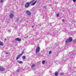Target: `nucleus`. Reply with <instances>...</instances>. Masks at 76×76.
Listing matches in <instances>:
<instances>
[{"label":"nucleus","mask_w":76,"mask_h":76,"mask_svg":"<svg viewBox=\"0 0 76 76\" xmlns=\"http://www.w3.org/2000/svg\"><path fill=\"white\" fill-rule=\"evenodd\" d=\"M40 51V48L39 47H38L36 49V55L37 57H39L40 56H39V54L38 53Z\"/></svg>","instance_id":"nucleus-1"},{"label":"nucleus","mask_w":76,"mask_h":76,"mask_svg":"<svg viewBox=\"0 0 76 76\" xmlns=\"http://www.w3.org/2000/svg\"><path fill=\"white\" fill-rule=\"evenodd\" d=\"M30 4V3L29 2L26 3L25 5V7H26V8H28L29 7V5Z\"/></svg>","instance_id":"nucleus-2"},{"label":"nucleus","mask_w":76,"mask_h":76,"mask_svg":"<svg viewBox=\"0 0 76 76\" xmlns=\"http://www.w3.org/2000/svg\"><path fill=\"white\" fill-rule=\"evenodd\" d=\"M34 0H32L29 3H30V4H31L32 3V6H34V5L35 3H37V1H36L35 2H34Z\"/></svg>","instance_id":"nucleus-3"},{"label":"nucleus","mask_w":76,"mask_h":76,"mask_svg":"<svg viewBox=\"0 0 76 76\" xmlns=\"http://www.w3.org/2000/svg\"><path fill=\"white\" fill-rule=\"evenodd\" d=\"M26 13L28 16H31V13L28 10L26 11Z\"/></svg>","instance_id":"nucleus-4"},{"label":"nucleus","mask_w":76,"mask_h":76,"mask_svg":"<svg viewBox=\"0 0 76 76\" xmlns=\"http://www.w3.org/2000/svg\"><path fill=\"white\" fill-rule=\"evenodd\" d=\"M4 70H5V68H4L2 66H0V71L3 72V71H4Z\"/></svg>","instance_id":"nucleus-5"},{"label":"nucleus","mask_w":76,"mask_h":76,"mask_svg":"<svg viewBox=\"0 0 76 76\" xmlns=\"http://www.w3.org/2000/svg\"><path fill=\"white\" fill-rule=\"evenodd\" d=\"M14 16V13H11L10 15V17L12 18H13Z\"/></svg>","instance_id":"nucleus-6"},{"label":"nucleus","mask_w":76,"mask_h":76,"mask_svg":"<svg viewBox=\"0 0 76 76\" xmlns=\"http://www.w3.org/2000/svg\"><path fill=\"white\" fill-rule=\"evenodd\" d=\"M15 41H21V39L17 37L15 39Z\"/></svg>","instance_id":"nucleus-7"},{"label":"nucleus","mask_w":76,"mask_h":76,"mask_svg":"<svg viewBox=\"0 0 76 76\" xmlns=\"http://www.w3.org/2000/svg\"><path fill=\"white\" fill-rule=\"evenodd\" d=\"M21 57V56L20 55H18V56L16 58V60H18L19 58H20V57Z\"/></svg>","instance_id":"nucleus-8"},{"label":"nucleus","mask_w":76,"mask_h":76,"mask_svg":"<svg viewBox=\"0 0 76 76\" xmlns=\"http://www.w3.org/2000/svg\"><path fill=\"white\" fill-rule=\"evenodd\" d=\"M72 38L70 37L69 38V39L68 40L69 42H72Z\"/></svg>","instance_id":"nucleus-9"},{"label":"nucleus","mask_w":76,"mask_h":76,"mask_svg":"<svg viewBox=\"0 0 76 76\" xmlns=\"http://www.w3.org/2000/svg\"><path fill=\"white\" fill-rule=\"evenodd\" d=\"M17 62L18 63H19V64H22V61H18Z\"/></svg>","instance_id":"nucleus-10"},{"label":"nucleus","mask_w":76,"mask_h":76,"mask_svg":"<svg viewBox=\"0 0 76 76\" xmlns=\"http://www.w3.org/2000/svg\"><path fill=\"white\" fill-rule=\"evenodd\" d=\"M58 74V72H56L55 73V75L56 76H57Z\"/></svg>","instance_id":"nucleus-11"},{"label":"nucleus","mask_w":76,"mask_h":76,"mask_svg":"<svg viewBox=\"0 0 76 76\" xmlns=\"http://www.w3.org/2000/svg\"><path fill=\"white\" fill-rule=\"evenodd\" d=\"M35 64H33L31 66V68H33L34 67H35Z\"/></svg>","instance_id":"nucleus-12"},{"label":"nucleus","mask_w":76,"mask_h":76,"mask_svg":"<svg viewBox=\"0 0 76 76\" xmlns=\"http://www.w3.org/2000/svg\"><path fill=\"white\" fill-rule=\"evenodd\" d=\"M0 45H3V42H1V41H0Z\"/></svg>","instance_id":"nucleus-13"},{"label":"nucleus","mask_w":76,"mask_h":76,"mask_svg":"<svg viewBox=\"0 0 76 76\" xmlns=\"http://www.w3.org/2000/svg\"><path fill=\"white\" fill-rule=\"evenodd\" d=\"M20 69H17L16 70V72H19V71H20Z\"/></svg>","instance_id":"nucleus-14"},{"label":"nucleus","mask_w":76,"mask_h":76,"mask_svg":"<svg viewBox=\"0 0 76 76\" xmlns=\"http://www.w3.org/2000/svg\"><path fill=\"white\" fill-rule=\"evenodd\" d=\"M24 53V52L23 51L22 52L21 54H20V55L21 56H22V55H23V54Z\"/></svg>","instance_id":"nucleus-15"},{"label":"nucleus","mask_w":76,"mask_h":76,"mask_svg":"<svg viewBox=\"0 0 76 76\" xmlns=\"http://www.w3.org/2000/svg\"><path fill=\"white\" fill-rule=\"evenodd\" d=\"M26 58V56H23V59H25Z\"/></svg>","instance_id":"nucleus-16"},{"label":"nucleus","mask_w":76,"mask_h":76,"mask_svg":"<svg viewBox=\"0 0 76 76\" xmlns=\"http://www.w3.org/2000/svg\"><path fill=\"white\" fill-rule=\"evenodd\" d=\"M22 21H23V20L22 19L21 20H20L19 22V23H22Z\"/></svg>","instance_id":"nucleus-17"},{"label":"nucleus","mask_w":76,"mask_h":76,"mask_svg":"<svg viewBox=\"0 0 76 76\" xmlns=\"http://www.w3.org/2000/svg\"><path fill=\"white\" fill-rule=\"evenodd\" d=\"M51 53H52V52L51 51H50L49 52V54H51Z\"/></svg>","instance_id":"nucleus-18"},{"label":"nucleus","mask_w":76,"mask_h":76,"mask_svg":"<svg viewBox=\"0 0 76 76\" xmlns=\"http://www.w3.org/2000/svg\"><path fill=\"white\" fill-rule=\"evenodd\" d=\"M11 76H15V74L13 73H12L11 74Z\"/></svg>","instance_id":"nucleus-19"},{"label":"nucleus","mask_w":76,"mask_h":76,"mask_svg":"<svg viewBox=\"0 0 76 76\" xmlns=\"http://www.w3.org/2000/svg\"><path fill=\"white\" fill-rule=\"evenodd\" d=\"M15 20L16 21H19V20L18 18H17L15 19Z\"/></svg>","instance_id":"nucleus-20"},{"label":"nucleus","mask_w":76,"mask_h":76,"mask_svg":"<svg viewBox=\"0 0 76 76\" xmlns=\"http://www.w3.org/2000/svg\"><path fill=\"white\" fill-rule=\"evenodd\" d=\"M69 40L67 39L66 41V43H68L69 42Z\"/></svg>","instance_id":"nucleus-21"},{"label":"nucleus","mask_w":76,"mask_h":76,"mask_svg":"<svg viewBox=\"0 0 76 76\" xmlns=\"http://www.w3.org/2000/svg\"><path fill=\"white\" fill-rule=\"evenodd\" d=\"M45 61H43L42 62V64H44L45 63Z\"/></svg>","instance_id":"nucleus-22"},{"label":"nucleus","mask_w":76,"mask_h":76,"mask_svg":"<svg viewBox=\"0 0 76 76\" xmlns=\"http://www.w3.org/2000/svg\"><path fill=\"white\" fill-rule=\"evenodd\" d=\"M47 6H44L43 7V8H44L45 9H47Z\"/></svg>","instance_id":"nucleus-23"},{"label":"nucleus","mask_w":76,"mask_h":76,"mask_svg":"<svg viewBox=\"0 0 76 76\" xmlns=\"http://www.w3.org/2000/svg\"><path fill=\"white\" fill-rule=\"evenodd\" d=\"M60 75L61 76H63V73H60Z\"/></svg>","instance_id":"nucleus-24"},{"label":"nucleus","mask_w":76,"mask_h":76,"mask_svg":"<svg viewBox=\"0 0 76 76\" xmlns=\"http://www.w3.org/2000/svg\"><path fill=\"white\" fill-rule=\"evenodd\" d=\"M1 3H3V0H1Z\"/></svg>","instance_id":"nucleus-25"},{"label":"nucleus","mask_w":76,"mask_h":76,"mask_svg":"<svg viewBox=\"0 0 76 76\" xmlns=\"http://www.w3.org/2000/svg\"><path fill=\"white\" fill-rule=\"evenodd\" d=\"M58 16H59V14H58L57 15V16L58 17Z\"/></svg>","instance_id":"nucleus-26"},{"label":"nucleus","mask_w":76,"mask_h":76,"mask_svg":"<svg viewBox=\"0 0 76 76\" xmlns=\"http://www.w3.org/2000/svg\"><path fill=\"white\" fill-rule=\"evenodd\" d=\"M73 2H76V0H73Z\"/></svg>","instance_id":"nucleus-27"},{"label":"nucleus","mask_w":76,"mask_h":76,"mask_svg":"<svg viewBox=\"0 0 76 76\" xmlns=\"http://www.w3.org/2000/svg\"><path fill=\"white\" fill-rule=\"evenodd\" d=\"M33 70L35 71V68H33L32 69Z\"/></svg>","instance_id":"nucleus-28"},{"label":"nucleus","mask_w":76,"mask_h":76,"mask_svg":"<svg viewBox=\"0 0 76 76\" xmlns=\"http://www.w3.org/2000/svg\"><path fill=\"white\" fill-rule=\"evenodd\" d=\"M34 26H32L31 28H34Z\"/></svg>","instance_id":"nucleus-29"},{"label":"nucleus","mask_w":76,"mask_h":76,"mask_svg":"<svg viewBox=\"0 0 76 76\" xmlns=\"http://www.w3.org/2000/svg\"><path fill=\"white\" fill-rule=\"evenodd\" d=\"M62 22H64V19L62 20Z\"/></svg>","instance_id":"nucleus-30"},{"label":"nucleus","mask_w":76,"mask_h":76,"mask_svg":"<svg viewBox=\"0 0 76 76\" xmlns=\"http://www.w3.org/2000/svg\"><path fill=\"white\" fill-rule=\"evenodd\" d=\"M6 54H8V52H6Z\"/></svg>","instance_id":"nucleus-31"},{"label":"nucleus","mask_w":76,"mask_h":76,"mask_svg":"<svg viewBox=\"0 0 76 76\" xmlns=\"http://www.w3.org/2000/svg\"><path fill=\"white\" fill-rule=\"evenodd\" d=\"M6 38H5L4 40H5V41H6Z\"/></svg>","instance_id":"nucleus-32"},{"label":"nucleus","mask_w":76,"mask_h":76,"mask_svg":"<svg viewBox=\"0 0 76 76\" xmlns=\"http://www.w3.org/2000/svg\"><path fill=\"white\" fill-rule=\"evenodd\" d=\"M40 26H41V25H39Z\"/></svg>","instance_id":"nucleus-33"},{"label":"nucleus","mask_w":76,"mask_h":76,"mask_svg":"<svg viewBox=\"0 0 76 76\" xmlns=\"http://www.w3.org/2000/svg\"><path fill=\"white\" fill-rule=\"evenodd\" d=\"M46 43H47V42H46Z\"/></svg>","instance_id":"nucleus-34"},{"label":"nucleus","mask_w":76,"mask_h":76,"mask_svg":"<svg viewBox=\"0 0 76 76\" xmlns=\"http://www.w3.org/2000/svg\"><path fill=\"white\" fill-rule=\"evenodd\" d=\"M75 54H76V53H75Z\"/></svg>","instance_id":"nucleus-35"},{"label":"nucleus","mask_w":76,"mask_h":76,"mask_svg":"<svg viewBox=\"0 0 76 76\" xmlns=\"http://www.w3.org/2000/svg\"><path fill=\"white\" fill-rule=\"evenodd\" d=\"M75 54H76V53H75Z\"/></svg>","instance_id":"nucleus-36"}]
</instances>
